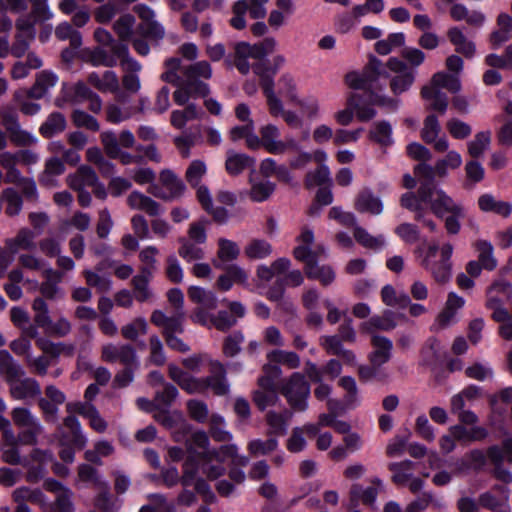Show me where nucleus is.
<instances>
[{
	"label": "nucleus",
	"mask_w": 512,
	"mask_h": 512,
	"mask_svg": "<svg viewBox=\"0 0 512 512\" xmlns=\"http://www.w3.org/2000/svg\"><path fill=\"white\" fill-rule=\"evenodd\" d=\"M389 74L384 64L375 56H370L362 74L355 72L346 75V82L353 89L364 90L368 95V101L377 106H383L395 111L398 107V100L389 98L379 93L386 86Z\"/></svg>",
	"instance_id": "1"
},
{
	"label": "nucleus",
	"mask_w": 512,
	"mask_h": 512,
	"mask_svg": "<svg viewBox=\"0 0 512 512\" xmlns=\"http://www.w3.org/2000/svg\"><path fill=\"white\" fill-rule=\"evenodd\" d=\"M212 77L209 62L202 60L182 68V75L173 93V100L179 106H184L190 98H205L210 93L206 83Z\"/></svg>",
	"instance_id": "2"
},
{
	"label": "nucleus",
	"mask_w": 512,
	"mask_h": 512,
	"mask_svg": "<svg viewBox=\"0 0 512 512\" xmlns=\"http://www.w3.org/2000/svg\"><path fill=\"white\" fill-rule=\"evenodd\" d=\"M432 213L444 218V227L448 235H457L461 230L460 220L465 217V208L455 202L445 191H439L432 204Z\"/></svg>",
	"instance_id": "3"
},
{
	"label": "nucleus",
	"mask_w": 512,
	"mask_h": 512,
	"mask_svg": "<svg viewBox=\"0 0 512 512\" xmlns=\"http://www.w3.org/2000/svg\"><path fill=\"white\" fill-rule=\"evenodd\" d=\"M96 409V407L90 403L83 402H69L66 405V411L69 413L63 420V426L69 431V435H63L62 440L69 443L71 446L81 450L85 447L87 439L82 433L81 425L79 420L74 413H77L85 418H89V415Z\"/></svg>",
	"instance_id": "4"
},
{
	"label": "nucleus",
	"mask_w": 512,
	"mask_h": 512,
	"mask_svg": "<svg viewBox=\"0 0 512 512\" xmlns=\"http://www.w3.org/2000/svg\"><path fill=\"white\" fill-rule=\"evenodd\" d=\"M280 393L295 411L303 412L307 410L311 386L304 374L294 372L287 379L283 380Z\"/></svg>",
	"instance_id": "5"
},
{
	"label": "nucleus",
	"mask_w": 512,
	"mask_h": 512,
	"mask_svg": "<svg viewBox=\"0 0 512 512\" xmlns=\"http://www.w3.org/2000/svg\"><path fill=\"white\" fill-rule=\"evenodd\" d=\"M293 256L305 264L304 271L308 279L318 280L323 286L330 285L335 280V272L328 265L319 266L316 263V254L305 247H295Z\"/></svg>",
	"instance_id": "6"
},
{
	"label": "nucleus",
	"mask_w": 512,
	"mask_h": 512,
	"mask_svg": "<svg viewBox=\"0 0 512 512\" xmlns=\"http://www.w3.org/2000/svg\"><path fill=\"white\" fill-rule=\"evenodd\" d=\"M133 10L142 21L137 26V32L142 37L156 42L164 38L165 29L155 20V12L149 6L137 4L134 6Z\"/></svg>",
	"instance_id": "7"
},
{
	"label": "nucleus",
	"mask_w": 512,
	"mask_h": 512,
	"mask_svg": "<svg viewBox=\"0 0 512 512\" xmlns=\"http://www.w3.org/2000/svg\"><path fill=\"white\" fill-rule=\"evenodd\" d=\"M102 359L109 363L120 362L124 367H139L136 349L131 344L103 346Z\"/></svg>",
	"instance_id": "8"
},
{
	"label": "nucleus",
	"mask_w": 512,
	"mask_h": 512,
	"mask_svg": "<svg viewBox=\"0 0 512 512\" xmlns=\"http://www.w3.org/2000/svg\"><path fill=\"white\" fill-rule=\"evenodd\" d=\"M452 253L453 245L444 243L440 248V260H434L428 266H422L431 273L433 279L439 284H445L451 278L452 263L450 259Z\"/></svg>",
	"instance_id": "9"
},
{
	"label": "nucleus",
	"mask_w": 512,
	"mask_h": 512,
	"mask_svg": "<svg viewBox=\"0 0 512 512\" xmlns=\"http://www.w3.org/2000/svg\"><path fill=\"white\" fill-rule=\"evenodd\" d=\"M101 143L106 155L111 159H119L123 165L140 164L143 162L142 155H132L119 148L117 135L113 131H103L100 134Z\"/></svg>",
	"instance_id": "10"
},
{
	"label": "nucleus",
	"mask_w": 512,
	"mask_h": 512,
	"mask_svg": "<svg viewBox=\"0 0 512 512\" xmlns=\"http://www.w3.org/2000/svg\"><path fill=\"white\" fill-rule=\"evenodd\" d=\"M224 273L219 275L216 280L215 287L223 292L229 291L234 284L244 285L248 284V273L241 266L237 264H226L223 268Z\"/></svg>",
	"instance_id": "11"
},
{
	"label": "nucleus",
	"mask_w": 512,
	"mask_h": 512,
	"mask_svg": "<svg viewBox=\"0 0 512 512\" xmlns=\"http://www.w3.org/2000/svg\"><path fill=\"white\" fill-rule=\"evenodd\" d=\"M414 174L419 180V192L424 200H429L430 196L437 198L438 192L442 189L436 188L434 168L424 163H419L414 168Z\"/></svg>",
	"instance_id": "12"
},
{
	"label": "nucleus",
	"mask_w": 512,
	"mask_h": 512,
	"mask_svg": "<svg viewBox=\"0 0 512 512\" xmlns=\"http://www.w3.org/2000/svg\"><path fill=\"white\" fill-rule=\"evenodd\" d=\"M371 345L373 350L369 353V362L376 366H382L390 361L392 357V341L379 334L371 335Z\"/></svg>",
	"instance_id": "13"
},
{
	"label": "nucleus",
	"mask_w": 512,
	"mask_h": 512,
	"mask_svg": "<svg viewBox=\"0 0 512 512\" xmlns=\"http://www.w3.org/2000/svg\"><path fill=\"white\" fill-rule=\"evenodd\" d=\"M9 385V392L15 400H26L41 395L39 383L33 378H18Z\"/></svg>",
	"instance_id": "14"
},
{
	"label": "nucleus",
	"mask_w": 512,
	"mask_h": 512,
	"mask_svg": "<svg viewBox=\"0 0 512 512\" xmlns=\"http://www.w3.org/2000/svg\"><path fill=\"white\" fill-rule=\"evenodd\" d=\"M398 318H404V315L386 309L381 315L371 317L362 327L371 335L374 334L373 330L391 331L397 326Z\"/></svg>",
	"instance_id": "15"
},
{
	"label": "nucleus",
	"mask_w": 512,
	"mask_h": 512,
	"mask_svg": "<svg viewBox=\"0 0 512 512\" xmlns=\"http://www.w3.org/2000/svg\"><path fill=\"white\" fill-rule=\"evenodd\" d=\"M238 51L241 56L248 55L249 58L262 60L271 54L276 47V41L272 37H266L261 42L249 44L247 42H239Z\"/></svg>",
	"instance_id": "16"
},
{
	"label": "nucleus",
	"mask_w": 512,
	"mask_h": 512,
	"mask_svg": "<svg viewBox=\"0 0 512 512\" xmlns=\"http://www.w3.org/2000/svg\"><path fill=\"white\" fill-rule=\"evenodd\" d=\"M354 207L360 213L371 215H379L383 211L382 201L369 188L359 191L354 201Z\"/></svg>",
	"instance_id": "17"
},
{
	"label": "nucleus",
	"mask_w": 512,
	"mask_h": 512,
	"mask_svg": "<svg viewBox=\"0 0 512 512\" xmlns=\"http://www.w3.org/2000/svg\"><path fill=\"white\" fill-rule=\"evenodd\" d=\"M217 244L216 258L212 261L215 268H223V265L238 259L240 248L236 242L226 238H219Z\"/></svg>",
	"instance_id": "18"
},
{
	"label": "nucleus",
	"mask_w": 512,
	"mask_h": 512,
	"mask_svg": "<svg viewBox=\"0 0 512 512\" xmlns=\"http://www.w3.org/2000/svg\"><path fill=\"white\" fill-rule=\"evenodd\" d=\"M57 82L58 77L55 73L49 70H43L36 75L35 83L28 90L27 95L33 99H41Z\"/></svg>",
	"instance_id": "19"
},
{
	"label": "nucleus",
	"mask_w": 512,
	"mask_h": 512,
	"mask_svg": "<svg viewBox=\"0 0 512 512\" xmlns=\"http://www.w3.org/2000/svg\"><path fill=\"white\" fill-rule=\"evenodd\" d=\"M127 203L130 208L144 211L149 216L155 217L162 213L161 206L158 202L139 191H133L128 196Z\"/></svg>",
	"instance_id": "20"
},
{
	"label": "nucleus",
	"mask_w": 512,
	"mask_h": 512,
	"mask_svg": "<svg viewBox=\"0 0 512 512\" xmlns=\"http://www.w3.org/2000/svg\"><path fill=\"white\" fill-rule=\"evenodd\" d=\"M45 281H43L40 285V293L41 295L49 300H55L61 297V289L58 284L62 280V273L54 270L52 268H48L43 272Z\"/></svg>",
	"instance_id": "21"
},
{
	"label": "nucleus",
	"mask_w": 512,
	"mask_h": 512,
	"mask_svg": "<svg viewBox=\"0 0 512 512\" xmlns=\"http://www.w3.org/2000/svg\"><path fill=\"white\" fill-rule=\"evenodd\" d=\"M435 201L434 196H430L429 200H424L420 195L419 188L417 192H406L400 198V204L403 208L415 213L414 219H422L423 211L425 210L423 204H429L432 211V204Z\"/></svg>",
	"instance_id": "22"
},
{
	"label": "nucleus",
	"mask_w": 512,
	"mask_h": 512,
	"mask_svg": "<svg viewBox=\"0 0 512 512\" xmlns=\"http://www.w3.org/2000/svg\"><path fill=\"white\" fill-rule=\"evenodd\" d=\"M262 147L274 155H281L283 149V141L279 140L280 131L272 124L265 125L260 129Z\"/></svg>",
	"instance_id": "23"
},
{
	"label": "nucleus",
	"mask_w": 512,
	"mask_h": 512,
	"mask_svg": "<svg viewBox=\"0 0 512 512\" xmlns=\"http://www.w3.org/2000/svg\"><path fill=\"white\" fill-rule=\"evenodd\" d=\"M0 374L9 384L21 378L25 372L7 350H0Z\"/></svg>",
	"instance_id": "24"
},
{
	"label": "nucleus",
	"mask_w": 512,
	"mask_h": 512,
	"mask_svg": "<svg viewBox=\"0 0 512 512\" xmlns=\"http://www.w3.org/2000/svg\"><path fill=\"white\" fill-rule=\"evenodd\" d=\"M212 375L205 380L206 385L211 388L216 395L222 396L228 393L229 385L226 380V370L222 363L216 361L212 363Z\"/></svg>",
	"instance_id": "25"
},
{
	"label": "nucleus",
	"mask_w": 512,
	"mask_h": 512,
	"mask_svg": "<svg viewBox=\"0 0 512 512\" xmlns=\"http://www.w3.org/2000/svg\"><path fill=\"white\" fill-rule=\"evenodd\" d=\"M447 36L451 44L455 46L457 53L462 54L466 58H472L476 52L475 44L467 40L462 30L458 27H452L448 30Z\"/></svg>",
	"instance_id": "26"
},
{
	"label": "nucleus",
	"mask_w": 512,
	"mask_h": 512,
	"mask_svg": "<svg viewBox=\"0 0 512 512\" xmlns=\"http://www.w3.org/2000/svg\"><path fill=\"white\" fill-rule=\"evenodd\" d=\"M35 234L28 228H22L19 230L14 238L6 240V248L15 254L19 250H34L36 243L34 241Z\"/></svg>",
	"instance_id": "27"
},
{
	"label": "nucleus",
	"mask_w": 512,
	"mask_h": 512,
	"mask_svg": "<svg viewBox=\"0 0 512 512\" xmlns=\"http://www.w3.org/2000/svg\"><path fill=\"white\" fill-rule=\"evenodd\" d=\"M65 166L63 161L57 157L49 158L45 163L44 171L39 175V183L44 187L56 186L55 177L63 174Z\"/></svg>",
	"instance_id": "28"
},
{
	"label": "nucleus",
	"mask_w": 512,
	"mask_h": 512,
	"mask_svg": "<svg viewBox=\"0 0 512 512\" xmlns=\"http://www.w3.org/2000/svg\"><path fill=\"white\" fill-rule=\"evenodd\" d=\"M478 205L483 212H493L502 217L510 216L512 204L507 201H499L491 194H483L478 199Z\"/></svg>",
	"instance_id": "29"
},
{
	"label": "nucleus",
	"mask_w": 512,
	"mask_h": 512,
	"mask_svg": "<svg viewBox=\"0 0 512 512\" xmlns=\"http://www.w3.org/2000/svg\"><path fill=\"white\" fill-rule=\"evenodd\" d=\"M188 296L194 303L199 304L200 308L214 310L217 308L218 300L214 292L206 290L199 286H191L188 289Z\"/></svg>",
	"instance_id": "30"
},
{
	"label": "nucleus",
	"mask_w": 512,
	"mask_h": 512,
	"mask_svg": "<svg viewBox=\"0 0 512 512\" xmlns=\"http://www.w3.org/2000/svg\"><path fill=\"white\" fill-rule=\"evenodd\" d=\"M183 110H173L170 117L171 125L176 129H183L186 123L198 119L201 111L195 103H186Z\"/></svg>",
	"instance_id": "31"
},
{
	"label": "nucleus",
	"mask_w": 512,
	"mask_h": 512,
	"mask_svg": "<svg viewBox=\"0 0 512 512\" xmlns=\"http://www.w3.org/2000/svg\"><path fill=\"white\" fill-rule=\"evenodd\" d=\"M369 138L381 147L391 146L394 143L392 126L385 120L375 122L369 131Z\"/></svg>",
	"instance_id": "32"
},
{
	"label": "nucleus",
	"mask_w": 512,
	"mask_h": 512,
	"mask_svg": "<svg viewBox=\"0 0 512 512\" xmlns=\"http://www.w3.org/2000/svg\"><path fill=\"white\" fill-rule=\"evenodd\" d=\"M112 52L118 57L121 66L127 73L137 74V72L141 71L142 66L137 60L130 56L127 43H114Z\"/></svg>",
	"instance_id": "33"
},
{
	"label": "nucleus",
	"mask_w": 512,
	"mask_h": 512,
	"mask_svg": "<svg viewBox=\"0 0 512 512\" xmlns=\"http://www.w3.org/2000/svg\"><path fill=\"white\" fill-rule=\"evenodd\" d=\"M66 119L60 112L51 113L45 122L40 126L39 132L45 138H51L66 128Z\"/></svg>",
	"instance_id": "34"
},
{
	"label": "nucleus",
	"mask_w": 512,
	"mask_h": 512,
	"mask_svg": "<svg viewBox=\"0 0 512 512\" xmlns=\"http://www.w3.org/2000/svg\"><path fill=\"white\" fill-rule=\"evenodd\" d=\"M237 452L238 447L235 444H227L222 445L219 449L199 452L198 457L208 465L213 460L223 463L228 458L233 459Z\"/></svg>",
	"instance_id": "35"
},
{
	"label": "nucleus",
	"mask_w": 512,
	"mask_h": 512,
	"mask_svg": "<svg viewBox=\"0 0 512 512\" xmlns=\"http://www.w3.org/2000/svg\"><path fill=\"white\" fill-rule=\"evenodd\" d=\"M254 165V159L246 154L228 152L225 167L229 174L238 175L245 169Z\"/></svg>",
	"instance_id": "36"
},
{
	"label": "nucleus",
	"mask_w": 512,
	"mask_h": 512,
	"mask_svg": "<svg viewBox=\"0 0 512 512\" xmlns=\"http://www.w3.org/2000/svg\"><path fill=\"white\" fill-rule=\"evenodd\" d=\"M381 299L387 306L405 309L410 305V296L405 292L397 293L395 288L387 284L381 289Z\"/></svg>",
	"instance_id": "37"
},
{
	"label": "nucleus",
	"mask_w": 512,
	"mask_h": 512,
	"mask_svg": "<svg viewBox=\"0 0 512 512\" xmlns=\"http://www.w3.org/2000/svg\"><path fill=\"white\" fill-rule=\"evenodd\" d=\"M339 386L345 390L343 403L347 409H353L360 404L358 397V388L356 381L351 376H343L338 382Z\"/></svg>",
	"instance_id": "38"
},
{
	"label": "nucleus",
	"mask_w": 512,
	"mask_h": 512,
	"mask_svg": "<svg viewBox=\"0 0 512 512\" xmlns=\"http://www.w3.org/2000/svg\"><path fill=\"white\" fill-rule=\"evenodd\" d=\"M179 243L180 246L178 248V254L186 262L190 263L205 258V252L204 249L201 247V244L191 242L186 238H180Z\"/></svg>",
	"instance_id": "39"
},
{
	"label": "nucleus",
	"mask_w": 512,
	"mask_h": 512,
	"mask_svg": "<svg viewBox=\"0 0 512 512\" xmlns=\"http://www.w3.org/2000/svg\"><path fill=\"white\" fill-rule=\"evenodd\" d=\"M325 184H332L329 167L325 164H321L315 170L309 171L304 179V185L307 189Z\"/></svg>",
	"instance_id": "40"
},
{
	"label": "nucleus",
	"mask_w": 512,
	"mask_h": 512,
	"mask_svg": "<svg viewBox=\"0 0 512 512\" xmlns=\"http://www.w3.org/2000/svg\"><path fill=\"white\" fill-rule=\"evenodd\" d=\"M478 252V261L482 264L484 269L492 271L497 267V260L493 255V245L487 240H477L474 244Z\"/></svg>",
	"instance_id": "41"
},
{
	"label": "nucleus",
	"mask_w": 512,
	"mask_h": 512,
	"mask_svg": "<svg viewBox=\"0 0 512 512\" xmlns=\"http://www.w3.org/2000/svg\"><path fill=\"white\" fill-rule=\"evenodd\" d=\"M413 467L414 463L410 460L390 463L388 469L393 472L392 482L396 485H405L412 477Z\"/></svg>",
	"instance_id": "42"
},
{
	"label": "nucleus",
	"mask_w": 512,
	"mask_h": 512,
	"mask_svg": "<svg viewBox=\"0 0 512 512\" xmlns=\"http://www.w3.org/2000/svg\"><path fill=\"white\" fill-rule=\"evenodd\" d=\"M491 143V132L481 131L478 132L474 139L467 143L468 154L473 159H478L483 156L484 152L488 149Z\"/></svg>",
	"instance_id": "43"
},
{
	"label": "nucleus",
	"mask_w": 512,
	"mask_h": 512,
	"mask_svg": "<svg viewBox=\"0 0 512 512\" xmlns=\"http://www.w3.org/2000/svg\"><path fill=\"white\" fill-rule=\"evenodd\" d=\"M278 440L275 437H270L266 440L253 439L249 441L247 450L253 457L264 456L272 453L278 448Z\"/></svg>",
	"instance_id": "44"
},
{
	"label": "nucleus",
	"mask_w": 512,
	"mask_h": 512,
	"mask_svg": "<svg viewBox=\"0 0 512 512\" xmlns=\"http://www.w3.org/2000/svg\"><path fill=\"white\" fill-rule=\"evenodd\" d=\"M199 457L198 453L196 456H188L182 466L181 485L183 487L192 486L196 480H198L199 471Z\"/></svg>",
	"instance_id": "45"
},
{
	"label": "nucleus",
	"mask_w": 512,
	"mask_h": 512,
	"mask_svg": "<svg viewBox=\"0 0 512 512\" xmlns=\"http://www.w3.org/2000/svg\"><path fill=\"white\" fill-rule=\"evenodd\" d=\"M267 360L278 365H285L290 369H296L300 366V357L292 351L272 350L267 354Z\"/></svg>",
	"instance_id": "46"
},
{
	"label": "nucleus",
	"mask_w": 512,
	"mask_h": 512,
	"mask_svg": "<svg viewBox=\"0 0 512 512\" xmlns=\"http://www.w3.org/2000/svg\"><path fill=\"white\" fill-rule=\"evenodd\" d=\"M152 277L153 275L144 274L140 270L139 274L132 278L131 284L133 286L135 299L138 302H145L151 297V291L148 285Z\"/></svg>",
	"instance_id": "47"
},
{
	"label": "nucleus",
	"mask_w": 512,
	"mask_h": 512,
	"mask_svg": "<svg viewBox=\"0 0 512 512\" xmlns=\"http://www.w3.org/2000/svg\"><path fill=\"white\" fill-rule=\"evenodd\" d=\"M181 62V59L177 57L166 59L164 62L166 71L161 74L160 79L173 86L177 85L182 75V68L184 67L181 65Z\"/></svg>",
	"instance_id": "48"
},
{
	"label": "nucleus",
	"mask_w": 512,
	"mask_h": 512,
	"mask_svg": "<svg viewBox=\"0 0 512 512\" xmlns=\"http://www.w3.org/2000/svg\"><path fill=\"white\" fill-rule=\"evenodd\" d=\"M244 253L249 259H264L272 253V246L266 240L253 239L245 247Z\"/></svg>",
	"instance_id": "49"
},
{
	"label": "nucleus",
	"mask_w": 512,
	"mask_h": 512,
	"mask_svg": "<svg viewBox=\"0 0 512 512\" xmlns=\"http://www.w3.org/2000/svg\"><path fill=\"white\" fill-rule=\"evenodd\" d=\"M134 25L135 17L129 13L122 15L115 21L113 29L120 39L119 42L126 43L131 39Z\"/></svg>",
	"instance_id": "50"
},
{
	"label": "nucleus",
	"mask_w": 512,
	"mask_h": 512,
	"mask_svg": "<svg viewBox=\"0 0 512 512\" xmlns=\"http://www.w3.org/2000/svg\"><path fill=\"white\" fill-rule=\"evenodd\" d=\"M353 234L356 241L366 248L379 251L385 245V239L383 236H372L360 226L355 227Z\"/></svg>",
	"instance_id": "51"
},
{
	"label": "nucleus",
	"mask_w": 512,
	"mask_h": 512,
	"mask_svg": "<svg viewBox=\"0 0 512 512\" xmlns=\"http://www.w3.org/2000/svg\"><path fill=\"white\" fill-rule=\"evenodd\" d=\"M99 489L100 492L95 497L94 505L102 512H116L119 506L110 493L109 484H102Z\"/></svg>",
	"instance_id": "52"
},
{
	"label": "nucleus",
	"mask_w": 512,
	"mask_h": 512,
	"mask_svg": "<svg viewBox=\"0 0 512 512\" xmlns=\"http://www.w3.org/2000/svg\"><path fill=\"white\" fill-rule=\"evenodd\" d=\"M377 489L374 487H367L364 489L359 484H354L350 490V498L353 505H357L359 501L366 505H372L377 497Z\"/></svg>",
	"instance_id": "53"
},
{
	"label": "nucleus",
	"mask_w": 512,
	"mask_h": 512,
	"mask_svg": "<svg viewBox=\"0 0 512 512\" xmlns=\"http://www.w3.org/2000/svg\"><path fill=\"white\" fill-rule=\"evenodd\" d=\"M106 120L112 124H119L128 120L135 113L134 107H122L116 103H110L106 106Z\"/></svg>",
	"instance_id": "54"
},
{
	"label": "nucleus",
	"mask_w": 512,
	"mask_h": 512,
	"mask_svg": "<svg viewBox=\"0 0 512 512\" xmlns=\"http://www.w3.org/2000/svg\"><path fill=\"white\" fill-rule=\"evenodd\" d=\"M148 361L155 366H163L166 363L164 345L158 335L153 334L149 338Z\"/></svg>",
	"instance_id": "55"
},
{
	"label": "nucleus",
	"mask_w": 512,
	"mask_h": 512,
	"mask_svg": "<svg viewBox=\"0 0 512 512\" xmlns=\"http://www.w3.org/2000/svg\"><path fill=\"white\" fill-rule=\"evenodd\" d=\"M2 196L7 203L5 213L10 217L18 215L23 207L21 194H19L14 188H6L2 192Z\"/></svg>",
	"instance_id": "56"
},
{
	"label": "nucleus",
	"mask_w": 512,
	"mask_h": 512,
	"mask_svg": "<svg viewBox=\"0 0 512 512\" xmlns=\"http://www.w3.org/2000/svg\"><path fill=\"white\" fill-rule=\"evenodd\" d=\"M441 132V126L438 118L434 114L428 115L423 123L421 138L427 144H432L438 138Z\"/></svg>",
	"instance_id": "57"
},
{
	"label": "nucleus",
	"mask_w": 512,
	"mask_h": 512,
	"mask_svg": "<svg viewBox=\"0 0 512 512\" xmlns=\"http://www.w3.org/2000/svg\"><path fill=\"white\" fill-rule=\"evenodd\" d=\"M32 309L34 311V323L36 326L41 328H48L51 325V318L49 316L48 305L44 298L37 297L32 303Z\"/></svg>",
	"instance_id": "58"
},
{
	"label": "nucleus",
	"mask_w": 512,
	"mask_h": 512,
	"mask_svg": "<svg viewBox=\"0 0 512 512\" xmlns=\"http://www.w3.org/2000/svg\"><path fill=\"white\" fill-rule=\"evenodd\" d=\"M266 421L269 425L268 435L270 437L283 436L287 433V420L281 413L268 412Z\"/></svg>",
	"instance_id": "59"
},
{
	"label": "nucleus",
	"mask_w": 512,
	"mask_h": 512,
	"mask_svg": "<svg viewBox=\"0 0 512 512\" xmlns=\"http://www.w3.org/2000/svg\"><path fill=\"white\" fill-rule=\"evenodd\" d=\"M13 500L16 503L31 502L33 504H40L44 500V494L39 489H30L22 486L14 490Z\"/></svg>",
	"instance_id": "60"
},
{
	"label": "nucleus",
	"mask_w": 512,
	"mask_h": 512,
	"mask_svg": "<svg viewBox=\"0 0 512 512\" xmlns=\"http://www.w3.org/2000/svg\"><path fill=\"white\" fill-rule=\"evenodd\" d=\"M11 418L14 424L19 428H27L40 424L39 419L32 414L28 408L15 407L11 411Z\"/></svg>",
	"instance_id": "61"
},
{
	"label": "nucleus",
	"mask_w": 512,
	"mask_h": 512,
	"mask_svg": "<svg viewBox=\"0 0 512 512\" xmlns=\"http://www.w3.org/2000/svg\"><path fill=\"white\" fill-rule=\"evenodd\" d=\"M148 330V324L147 321L142 318L138 317L134 319L131 323H128L124 325L121 328V334L123 338L131 341H135L139 334H146Z\"/></svg>",
	"instance_id": "62"
},
{
	"label": "nucleus",
	"mask_w": 512,
	"mask_h": 512,
	"mask_svg": "<svg viewBox=\"0 0 512 512\" xmlns=\"http://www.w3.org/2000/svg\"><path fill=\"white\" fill-rule=\"evenodd\" d=\"M206 172L207 168L203 161L193 160L186 170L185 179L191 187L196 188L200 185Z\"/></svg>",
	"instance_id": "63"
},
{
	"label": "nucleus",
	"mask_w": 512,
	"mask_h": 512,
	"mask_svg": "<svg viewBox=\"0 0 512 512\" xmlns=\"http://www.w3.org/2000/svg\"><path fill=\"white\" fill-rule=\"evenodd\" d=\"M429 505L440 508L442 503L438 500H434L433 495L429 492H423L415 500L410 502L404 509L406 512H423L428 508Z\"/></svg>",
	"instance_id": "64"
}]
</instances>
